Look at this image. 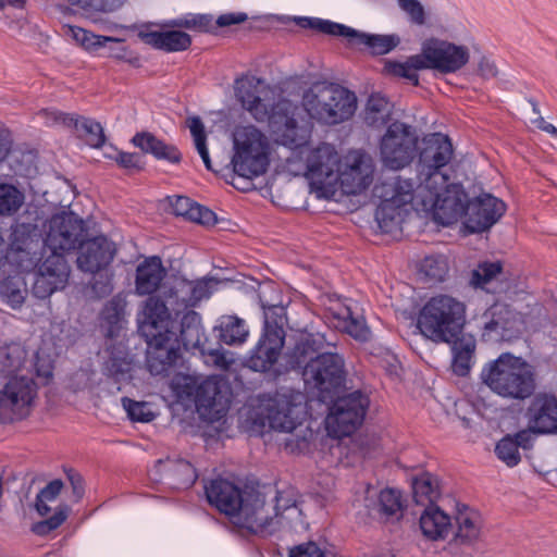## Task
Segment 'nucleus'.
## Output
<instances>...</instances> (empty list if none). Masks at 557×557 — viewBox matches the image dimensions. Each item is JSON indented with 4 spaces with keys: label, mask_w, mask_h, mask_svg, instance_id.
Masks as SVG:
<instances>
[{
    "label": "nucleus",
    "mask_w": 557,
    "mask_h": 557,
    "mask_svg": "<svg viewBox=\"0 0 557 557\" xmlns=\"http://www.w3.org/2000/svg\"><path fill=\"white\" fill-rule=\"evenodd\" d=\"M65 35L71 37L88 53L122 61L133 67H139L141 65L139 55L125 46L123 39L96 35L90 30L75 25H69Z\"/></svg>",
    "instance_id": "f3484780"
},
{
    "label": "nucleus",
    "mask_w": 557,
    "mask_h": 557,
    "mask_svg": "<svg viewBox=\"0 0 557 557\" xmlns=\"http://www.w3.org/2000/svg\"><path fill=\"white\" fill-rule=\"evenodd\" d=\"M457 531L454 536L456 544L471 545L481 534L482 518L478 510L467 505L458 506L456 513Z\"/></svg>",
    "instance_id": "f704fd0d"
},
{
    "label": "nucleus",
    "mask_w": 557,
    "mask_h": 557,
    "mask_svg": "<svg viewBox=\"0 0 557 557\" xmlns=\"http://www.w3.org/2000/svg\"><path fill=\"white\" fill-rule=\"evenodd\" d=\"M25 360V351L18 347L12 348L0 358V371L7 374L18 371Z\"/></svg>",
    "instance_id": "e2e57ef3"
},
{
    "label": "nucleus",
    "mask_w": 557,
    "mask_h": 557,
    "mask_svg": "<svg viewBox=\"0 0 557 557\" xmlns=\"http://www.w3.org/2000/svg\"><path fill=\"white\" fill-rule=\"evenodd\" d=\"M341 158L331 144L322 143L311 149L306 160V177L312 185L322 187L334 183L336 189Z\"/></svg>",
    "instance_id": "4be33fe9"
},
{
    "label": "nucleus",
    "mask_w": 557,
    "mask_h": 557,
    "mask_svg": "<svg viewBox=\"0 0 557 557\" xmlns=\"http://www.w3.org/2000/svg\"><path fill=\"white\" fill-rule=\"evenodd\" d=\"M417 196L421 199V210L431 213L443 226L456 223L467 211L468 195L460 183L447 181L419 186Z\"/></svg>",
    "instance_id": "1a4fd4ad"
},
{
    "label": "nucleus",
    "mask_w": 557,
    "mask_h": 557,
    "mask_svg": "<svg viewBox=\"0 0 557 557\" xmlns=\"http://www.w3.org/2000/svg\"><path fill=\"white\" fill-rule=\"evenodd\" d=\"M194 401L199 414L210 420L220 419L231 404L225 383L216 376L207 377L197 385Z\"/></svg>",
    "instance_id": "b1692460"
},
{
    "label": "nucleus",
    "mask_w": 557,
    "mask_h": 557,
    "mask_svg": "<svg viewBox=\"0 0 557 557\" xmlns=\"http://www.w3.org/2000/svg\"><path fill=\"white\" fill-rule=\"evenodd\" d=\"M302 379L307 386L318 391L321 401L331 400L345 383L344 358L326 348L306 368Z\"/></svg>",
    "instance_id": "f8f14e48"
},
{
    "label": "nucleus",
    "mask_w": 557,
    "mask_h": 557,
    "mask_svg": "<svg viewBox=\"0 0 557 557\" xmlns=\"http://www.w3.org/2000/svg\"><path fill=\"white\" fill-rule=\"evenodd\" d=\"M507 210L506 203L488 193L468 199L465 227L469 233H482L496 224Z\"/></svg>",
    "instance_id": "5701e85b"
},
{
    "label": "nucleus",
    "mask_w": 557,
    "mask_h": 557,
    "mask_svg": "<svg viewBox=\"0 0 557 557\" xmlns=\"http://www.w3.org/2000/svg\"><path fill=\"white\" fill-rule=\"evenodd\" d=\"M260 307L263 310L262 334L276 335L285 341L284 325L286 323V308L282 304H271L265 299V293L258 294Z\"/></svg>",
    "instance_id": "ea45409f"
},
{
    "label": "nucleus",
    "mask_w": 557,
    "mask_h": 557,
    "mask_svg": "<svg viewBox=\"0 0 557 557\" xmlns=\"http://www.w3.org/2000/svg\"><path fill=\"white\" fill-rule=\"evenodd\" d=\"M289 557H325V553L314 542H307L290 548Z\"/></svg>",
    "instance_id": "774afa93"
},
{
    "label": "nucleus",
    "mask_w": 557,
    "mask_h": 557,
    "mask_svg": "<svg viewBox=\"0 0 557 557\" xmlns=\"http://www.w3.org/2000/svg\"><path fill=\"white\" fill-rule=\"evenodd\" d=\"M421 52L428 69L441 73H456L462 69L470 59L469 50L447 40L429 38L421 45Z\"/></svg>",
    "instance_id": "6ab92c4d"
},
{
    "label": "nucleus",
    "mask_w": 557,
    "mask_h": 557,
    "mask_svg": "<svg viewBox=\"0 0 557 557\" xmlns=\"http://www.w3.org/2000/svg\"><path fill=\"white\" fill-rule=\"evenodd\" d=\"M126 301L121 296H114L106 302L101 315L100 326L108 341L107 351L109 358L104 369L109 376L116 382L129 376L132 370V358L128 348L123 341H119L125 324Z\"/></svg>",
    "instance_id": "0eeeda50"
},
{
    "label": "nucleus",
    "mask_w": 557,
    "mask_h": 557,
    "mask_svg": "<svg viewBox=\"0 0 557 557\" xmlns=\"http://www.w3.org/2000/svg\"><path fill=\"white\" fill-rule=\"evenodd\" d=\"M408 209L395 202L383 198L375 210V221L383 233H392L399 228Z\"/></svg>",
    "instance_id": "c03bdc74"
},
{
    "label": "nucleus",
    "mask_w": 557,
    "mask_h": 557,
    "mask_svg": "<svg viewBox=\"0 0 557 557\" xmlns=\"http://www.w3.org/2000/svg\"><path fill=\"white\" fill-rule=\"evenodd\" d=\"M234 172L252 180L265 173L270 163V146L267 136L253 125H244L233 133Z\"/></svg>",
    "instance_id": "6e6552de"
},
{
    "label": "nucleus",
    "mask_w": 557,
    "mask_h": 557,
    "mask_svg": "<svg viewBox=\"0 0 557 557\" xmlns=\"http://www.w3.org/2000/svg\"><path fill=\"white\" fill-rule=\"evenodd\" d=\"M440 482L436 475L422 472L412 480V497L416 504L422 506L435 505L440 497Z\"/></svg>",
    "instance_id": "37998d69"
},
{
    "label": "nucleus",
    "mask_w": 557,
    "mask_h": 557,
    "mask_svg": "<svg viewBox=\"0 0 557 557\" xmlns=\"http://www.w3.org/2000/svg\"><path fill=\"white\" fill-rule=\"evenodd\" d=\"M453 157L454 148L447 135L435 133L426 138L417 163L419 186L447 183L449 175L446 173V168Z\"/></svg>",
    "instance_id": "ddd939ff"
},
{
    "label": "nucleus",
    "mask_w": 557,
    "mask_h": 557,
    "mask_svg": "<svg viewBox=\"0 0 557 557\" xmlns=\"http://www.w3.org/2000/svg\"><path fill=\"white\" fill-rule=\"evenodd\" d=\"M41 114L52 123L73 127L77 132L82 126L83 119H85L84 116H79L77 114L64 113L57 110H42Z\"/></svg>",
    "instance_id": "0e129e2a"
},
{
    "label": "nucleus",
    "mask_w": 557,
    "mask_h": 557,
    "mask_svg": "<svg viewBox=\"0 0 557 557\" xmlns=\"http://www.w3.org/2000/svg\"><path fill=\"white\" fill-rule=\"evenodd\" d=\"M149 476L171 490H187L197 481L195 467L182 458L159 459L149 471Z\"/></svg>",
    "instance_id": "393cba45"
},
{
    "label": "nucleus",
    "mask_w": 557,
    "mask_h": 557,
    "mask_svg": "<svg viewBox=\"0 0 557 557\" xmlns=\"http://www.w3.org/2000/svg\"><path fill=\"white\" fill-rule=\"evenodd\" d=\"M263 81L242 75L234 81V95L242 108L257 122H267L276 144L293 151L305 148L311 138L312 126L300 116L297 104L280 99L270 108L262 99Z\"/></svg>",
    "instance_id": "f257e3e1"
},
{
    "label": "nucleus",
    "mask_w": 557,
    "mask_h": 557,
    "mask_svg": "<svg viewBox=\"0 0 557 557\" xmlns=\"http://www.w3.org/2000/svg\"><path fill=\"white\" fill-rule=\"evenodd\" d=\"M37 385L27 376H13L0 389V423L21 421L30 413Z\"/></svg>",
    "instance_id": "dca6fc26"
},
{
    "label": "nucleus",
    "mask_w": 557,
    "mask_h": 557,
    "mask_svg": "<svg viewBox=\"0 0 557 557\" xmlns=\"http://www.w3.org/2000/svg\"><path fill=\"white\" fill-rule=\"evenodd\" d=\"M389 115V102L380 95L372 94L366 106L364 121L369 126L376 127L383 125Z\"/></svg>",
    "instance_id": "09e8293b"
},
{
    "label": "nucleus",
    "mask_w": 557,
    "mask_h": 557,
    "mask_svg": "<svg viewBox=\"0 0 557 557\" xmlns=\"http://www.w3.org/2000/svg\"><path fill=\"white\" fill-rule=\"evenodd\" d=\"M164 313L163 300L149 297L138 319V331L147 343L146 368L152 375L168 374L180 358L176 325Z\"/></svg>",
    "instance_id": "20e7f679"
},
{
    "label": "nucleus",
    "mask_w": 557,
    "mask_h": 557,
    "mask_svg": "<svg viewBox=\"0 0 557 557\" xmlns=\"http://www.w3.org/2000/svg\"><path fill=\"white\" fill-rule=\"evenodd\" d=\"M77 133L91 148H101L106 143V135L102 125L92 119H83L82 126Z\"/></svg>",
    "instance_id": "6e6d98bb"
},
{
    "label": "nucleus",
    "mask_w": 557,
    "mask_h": 557,
    "mask_svg": "<svg viewBox=\"0 0 557 557\" xmlns=\"http://www.w3.org/2000/svg\"><path fill=\"white\" fill-rule=\"evenodd\" d=\"M495 455L509 468L518 466L521 461L519 447L510 434L505 435L497 442L495 446Z\"/></svg>",
    "instance_id": "5fc2aeb1"
},
{
    "label": "nucleus",
    "mask_w": 557,
    "mask_h": 557,
    "mask_svg": "<svg viewBox=\"0 0 557 557\" xmlns=\"http://www.w3.org/2000/svg\"><path fill=\"white\" fill-rule=\"evenodd\" d=\"M398 5L407 14L411 24L418 26L425 24V11L418 0H398Z\"/></svg>",
    "instance_id": "69168bd1"
},
{
    "label": "nucleus",
    "mask_w": 557,
    "mask_h": 557,
    "mask_svg": "<svg viewBox=\"0 0 557 557\" xmlns=\"http://www.w3.org/2000/svg\"><path fill=\"white\" fill-rule=\"evenodd\" d=\"M24 202V195L13 185L0 184V215L15 213Z\"/></svg>",
    "instance_id": "864d4df0"
},
{
    "label": "nucleus",
    "mask_w": 557,
    "mask_h": 557,
    "mask_svg": "<svg viewBox=\"0 0 557 557\" xmlns=\"http://www.w3.org/2000/svg\"><path fill=\"white\" fill-rule=\"evenodd\" d=\"M331 314L335 320V327L344 331L357 341L366 342L370 336V330L362 318L352 313L347 299L334 297V306L330 308Z\"/></svg>",
    "instance_id": "473e14b6"
},
{
    "label": "nucleus",
    "mask_w": 557,
    "mask_h": 557,
    "mask_svg": "<svg viewBox=\"0 0 557 557\" xmlns=\"http://www.w3.org/2000/svg\"><path fill=\"white\" fill-rule=\"evenodd\" d=\"M482 318L481 337L485 343L510 342L521 335V315L508 305L495 302Z\"/></svg>",
    "instance_id": "a211bd4d"
},
{
    "label": "nucleus",
    "mask_w": 557,
    "mask_h": 557,
    "mask_svg": "<svg viewBox=\"0 0 557 557\" xmlns=\"http://www.w3.org/2000/svg\"><path fill=\"white\" fill-rule=\"evenodd\" d=\"M188 127L194 139L195 148L207 170L212 171V162L207 146V134L205 125L199 116H191L188 119Z\"/></svg>",
    "instance_id": "3c124183"
},
{
    "label": "nucleus",
    "mask_w": 557,
    "mask_h": 557,
    "mask_svg": "<svg viewBox=\"0 0 557 557\" xmlns=\"http://www.w3.org/2000/svg\"><path fill=\"white\" fill-rule=\"evenodd\" d=\"M44 226L42 260L33 285V294L39 299H46L64 288L70 276L64 255L77 249L87 233L84 220L72 211L52 214Z\"/></svg>",
    "instance_id": "f03ea898"
},
{
    "label": "nucleus",
    "mask_w": 557,
    "mask_h": 557,
    "mask_svg": "<svg viewBox=\"0 0 557 557\" xmlns=\"http://www.w3.org/2000/svg\"><path fill=\"white\" fill-rule=\"evenodd\" d=\"M502 263L498 261L480 262L475 269L472 270L470 276V284L475 288H485L502 272Z\"/></svg>",
    "instance_id": "603ef678"
},
{
    "label": "nucleus",
    "mask_w": 557,
    "mask_h": 557,
    "mask_svg": "<svg viewBox=\"0 0 557 557\" xmlns=\"http://www.w3.org/2000/svg\"><path fill=\"white\" fill-rule=\"evenodd\" d=\"M138 37L146 45L165 52L185 51L191 45V37L181 30H157L144 25L138 30Z\"/></svg>",
    "instance_id": "2f4dec72"
},
{
    "label": "nucleus",
    "mask_w": 557,
    "mask_h": 557,
    "mask_svg": "<svg viewBox=\"0 0 557 557\" xmlns=\"http://www.w3.org/2000/svg\"><path fill=\"white\" fill-rule=\"evenodd\" d=\"M284 344L285 341L282 339V337H277L276 335L270 336L261 333L259 341L250 350L249 356L245 361L246 367L255 372L261 373H267L271 370L274 371L276 369L274 366L282 354Z\"/></svg>",
    "instance_id": "c756f323"
},
{
    "label": "nucleus",
    "mask_w": 557,
    "mask_h": 557,
    "mask_svg": "<svg viewBox=\"0 0 557 557\" xmlns=\"http://www.w3.org/2000/svg\"><path fill=\"white\" fill-rule=\"evenodd\" d=\"M383 198L395 200L396 203L407 208L409 203H413L417 209L421 210V199L418 198L419 183H414L410 178L396 177L389 183L383 185Z\"/></svg>",
    "instance_id": "58836bf2"
},
{
    "label": "nucleus",
    "mask_w": 557,
    "mask_h": 557,
    "mask_svg": "<svg viewBox=\"0 0 557 557\" xmlns=\"http://www.w3.org/2000/svg\"><path fill=\"white\" fill-rule=\"evenodd\" d=\"M219 339L228 346L242 345L249 335V330L244 319L237 315H223L219 319L218 325Z\"/></svg>",
    "instance_id": "79ce46f5"
},
{
    "label": "nucleus",
    "mask_w": 557,
    "mask_h": 557,
    "mask_svg": "<svg viewBox=\"0 0 557 557\" xmlns=\"http://www.w3.org/2000/svg\"><path fill=\"white\" fill-rule=\"evenodd\" d=\"M369 406L370 399L361 391L338 397L325 419L329 434L335 438L351 435L363 423Z\"/></svg>",
    "instance_id": "4468645a"
},
{
    "label": "nucleus",
    "mask_w": 557,
    "mask_h": 557,
    "mask_svg": "<svg viewBox=\"0 0 557 557\" xmlns=\"http://www.w3.org/2000/svg\"><path fill=\"white\" fill-rule=\"evenodd\" d=\"M403 509L401 495L395 488H384L379 494V512L385 517L398 516Z\"/></svg>",
    "instance_id": "4d7b16f0"
},
{
    "label": "nucleus",
    "mask_w": 557,
    "mask_h": 557,
    "mask_svg": "<svg viewBox=\"0 0 557 557\" xmlns=\"http://www.w3.org/2000/svg\"><path fill=\"white\" fill-rule=\"evenodd\" d=\"M400 44V37L396 34L377 35L356 30V36L350 39V46L364 48L373 55H383L394 50Z\"/></svg>",
    "instance_id": "4c0bfd02"
},
{
    "label": "nucleus",
    "mask_w": 557,
    "mask_h": 557,
    "mask_svg": "<svg viewBox=\"0 0 557 557\" xmlns=\"http://www.w3.org/2000/svg\"><path fill=\"white\" fill-rule=\"evenodd\" d=\"M131 141L143 152L150 153L158 160H164L170 163H178L181 161L182 154L175 146L168 145L149 132L136 133Z\"/></svg>",
    "instance_id": "c9c22d12"
},
{
    "label": "nucleus",
    "mask_w": 557,
    "mask_h": 557,
    "mask_svg": "<svg viewBox=\"0 0 557 557\" xmlns=\"http://www.w3.org/2000/svg\"><path fill=\"white\" fill-rule=\"evenodd\" d=\"M41 234L38 226L33 223H15L11 226L7 258L15 262L22 270H28L38 263H35L36 250L39 246Z\"/></svg>",
    "instance_id": "412c9836"
},
{
    "label": "nucleus",
    "mask_w": 557,
    "mask_h": 557,
    "mask_svg": "<svg viewBox=\"0 0 557 557\" xmlns=\"http://www.w3.org/2000/svg\"><path fill=\"white\" fill-rule=\"evenodd\" d=\"M166 275L162 260L158 256L145 258L137 265L135 277V289L139 296L151 295L158 290L161 282Z\"/></svg>",
    "instance_id": "72a5a7b5"
},
{
    "label": "nucleus",
    "mask_w": 557,
    "mask_h": 557,
    "mask_svg": "<svg viewBox=\"0 0 557 557\" xmlns=\"http://www.w3.org/2000/svg\"><path fill=\"white\" fill-rule=\"evenodd\" d=\"M451 369L458 376H466L472 367L476 343L472 335H461L451 341Z\"/></svg>",
    "instance_id": "a19ab883"
},
{
    "label": "nucleus",
    "mask_w": 557,
    "mask_h": 557,
    "mask_svg": "<svg viewBox=\"0 0 557 557\" xmlns=\"http://www.w3.org/2000/svg\"><path fill=\"white\" fill-rule=\"evenodd\" d=\"M308 113L326 125H337L348 121L356 112L355 92L334 83L315 87V91L305 97Z\"/></svg>",
    "instance_id": "9d476101"
},
{
    "label": "nucleus",
    "mask_w": 557,
    "mask_h": 557,
    "mask_svg": "<svg viewBox=\"0 0 557 557\" xmlns=\"http://www.w3.org/2000/svg\"><path fill=\"white\" fill-rule=\"evenodd\" d=\"M420 529L430 540H443L451 528L450 517L436 505L426 506L420 517Z\"/></svg>",
    "instance_id": "e433bc0d"
},
{
    "label": "nucleus",
    "mask_w": 557,
    "mask_h": 557,
    "mask_svg": "<svg viewBox=\"0 0 557 557\" xmlns=\"http://www.w3.org/2000/svg\"><path fill=\"white\" fill-rule=\"evenodd\" d=\"M63 487V482L59 479L52 480L49 482L37 495L36 498V509L41 515L45 516L50 511V508L46 504L47 502L54 500L58 495L61 493Z\"/></svg>",
    "instance_id": "680f3d73"
},
{
    "label": "nucleus",
    "mask_w": 557,
    "mask_h": 557,
    "mask_svg": "<svg viewBox=\"0 0 557 557\" xmlns=\"http://www.w3.org/2000/svg\"><path fill=\"white\" fill-rule=\"evenodd\" d=\"M528 425L537 434L557 431V398L553 394L539 393L530 401L525 414Z\"/></svg>",
    "instance_id": "cd10ccee"
},
{
    "label": "nucleus",
    "mask_w": 557,
    "mask_h": 557,
    "mask_svg": "<svg viewBox=\"0 0 557 557\" xmlns=\"http://www.w3.org/2000/svg\"><path fill=\"white\" fill-rule=\"evenodd\" d=\"M419 272L426 282L442 283L449 272L448 259L444 255H430L424 257Z\"/></svg>",
    "instance_id": "de8ad7c7"
},
{
    "label": "nucleus",
    "mask_w": 557,
    "mask_h": 557,
    "mask_svg": "<svg viewBox=\"0 0 557 557\" xmlns=\"http://www.w3.org/2000/svg\"><path fill=\"white\" fill-rule=\"evenodd\" d=\"M373 166L370 158L363 151H352L347 156L345 171H338L337 184L346 194L358 195L372 183Z\"/></svg>",
    "instance_id": "a878e982"
},
{
    "label": "nucleus",
    "mask_w": 557,
    "mask_h": 557,
    "mask_svg": "<svg viewBox=\"0 0 557 557\" xmlns=\"http://www.w3.org/2000/svg\"><path fill=\"white\" fill-rule=\"evenodd\" d=\"M164 302V315L175 324V336L180 349L183 347L185 350L198 349L202 345V338L205 336L203 327L201 325V317L196 311H187L183 314L181 321L177 318L172 317L169 311L168 305Z\"/></svg>",
    "instance_id": "7c9ffc66"
},
{
    "label": "nucleus",
    "mask_w": 557,
    "mask_h": 557,
    "mask_svg": "<svg viewBox=\"0 0 557 557\" xmlns=\"http://www.w3.org/2000/svg\"><path fill=\"white\" fill-rule=\"evenodd\" d=\"M77 267L87 273H97L108 267L116 252L113 242L104 235L96 236L91 239L82 240L77 246Z\"/></svg>",
    "instance_id": "bb28decb"
},
{
    "label": "nucleus",
    "mask_w": 557,
    "mask_h": 557,
    "mask_svg": "<svg viewBox=\"0 0 557 557\" xmlns=\"http://www.w3.org/2000/svg\"><path fill=\"white\" fill-rule=\"evenodd\" d=\"M335 346L326 341L325 335L321 333H301L296 337L293 347L288 348L284 356V369L274 370V379L277 380L282 374L297 370L301 374L306 368L322 352Z\"/></svg>",
    "instance_id": "aec40b11"
},
{
    "label": "nucleus",
    "mask_w": 557,
    "mask_h": 557,
    "mask_svg": "<svg viewBox=\"0 0 557 557\" xmlns=\"http://www.w3.org/2000/svg\"><path fill=\"white\" fill-rule=\"evenodd\" d=\"M269 426L277 432L292 433L302 423L307 411L304 394L292 387H281L262 396Z\"/></svg>",
    "instance_id": "9b49d317"
},
{
    "label": "nucleus",
    "mask_w": 557,
    "mask_h": 557,
    "mask_svg": "<svg viewBox=\"0 0 557 557\" xmlns=\"http://www.w3.org/2000/svg\"><path fill=\"white\" fill-rule=\"evenodd\" d=\"M480 380L495 395L509 400H524L536 389L535 368L510 352H503L486 362Z\"/></svg>",
    "instance_id": "39448f33"
},
{
    "label": "nucleus",
    "mask_w": 557,
    "mask_h": 557,
    "mask_svg": "<svg viewBox=\"0 0 557 557\" xmlns=\"http://www.w3.org/2000/svg\"><path fill=\"white\" fill-rule=\"evenodd\" d=\"M388 73L410 81L414 86L419 84V70H428L422 52L409 57L405 62H388L386 64Z\"/></svg>",
    "instance_id": "49530a36"
},
{
    "label": "nucleus",
    "mask_w": 557,
    "mask_h": 557,
    "mask_svg": "<svg viewBox=\"0 0 557 557\" xmlns=\"http://www.w3.org/2000/svg\"><path fill=\"white\" fill-rule=\"evenodd\" d=\"M113 150V154H109L108 152L103 153V157L106 159H110L116 162V164L128 171H139L144 168L141 156L137 152H125L122 150H119L115 147H111Z\"/></svg>",
    "instance_id": "bf43d9fd"
},
{
    "label": "nucleus",
    "mask_w": 557,
    "mask_h": 557,
    "mask_svg": "<svg viewBox=\"0 0 557 557\" xmlns=\"http://www.w3.org/2000/svg\"><path fill=\"white\" fill-rule=\"evenodd\" d=\"M196 381L188 375H178L172 381V389L180 398H194L196 397Z\"/></svg>",
    "instance_id": "338daca9"
},
{
    "label": "nucleus",
    "mask_w": 557,
    "mask_h": 557,
    "mask_svg": "<svg viewBox=\"0 0 557 557\" xmlns=\"http://www.w3.org/2000/svg\"><path fill=\"white\" fill-rule=\"evenodd\" d=\"M67 515L69 507L66 505L60 506L50 518L34 523L32 531L37 535H47L58 529L65 521Z\"/></svg>",
    "instance_id": "052dcab7"
},
{
    "label": "nucleus",
    "mask_w": 557,
    "mask_h": 557,
    "mask_svg": "<svg viewBox=\"0 0 557 557\" xmlns=\"http://www.w3.org/2000/svg\"><path fill=\"white\" fill-rule=\"evenodd\" d=\"M299 24L301 27L311 28L325 35L344 37L347 39L348 45H350V39H354L356 36L357 30L347 25L319 17H301L299 18Z\"/></svg>",
    "instance_id": "a18cd8bd"
},
{
    "label": "nucleus",
    "mask_w": 557,
    "mask_h": 557,
    "mask_svg": "<svg viewBox=\"0 0 557 557\" xmlns=\"http://www.w3.org/2000/svg\"><path fill=\"white\" fill-rule=\"evenodd\" d=\"M205 494L211 506L251 533L272 535L282 523V513L275 509L271 516L264 496L256 488L240 490L228 480L215 478L205 484Z\"/></svg>",
    "instance_id": "7ed1b4c3"
},
{
    "label": "nucleus",
    "mask_w": 557,
    "mask_h": 557,
    "mask_svg": "<svg viewBox=\"0 0 557 557\" xmlns=\"http://www.w3.org/2000/svg\"><path fill=\"white\" fill-rule=\"evenodd\" d=\"M216 284L218 282L212 278L176 281L169 290L166 305L176 306L175 310L177 312L181 308L194 307L198 301L209 298L213 293V286Z\"/></svg>",
    "instance_id": "c85d7f7f"
},
{
    "label": "nucleus",
    "mask_w": 557,
    "mask_h": 557,
    "mask_svg": "<svg viewBox=\"0 0 557 557\" xmlns=\"http://www.w3.org/2000/svg\"><path fill=\"white\" fill-rule=\"evenodd\" d=\"M418 136L411 125L395 121L391 123L380 141L383 165L389 170L408 166L417 152Z\"/></svg>",
    "instance_id": "2eb2a0df"
},
{
    "label": "nucleus",
    "mask_w": 557,
    "mask_h": 557,
    "mask_svg": "<svg viewBox=\"0 0 557 557\" xmlns=\"http://www.w3.org/2000/svg\"><path fill=\"white\" fill-rule=\"evenodd\" d=\"M168 25L202 33L214 30L213 17L210 14L187 13L171 20Z\"/></svg>",
    "instance_id": "8fccbe9b"
},
{
    "label": "nucleus",
    "mask_w": 557,
    "mask_h": 557,
    "mask_svg": "<svg viewBox=\"0 0 557 557\" xmlns=\"http://www.w3.org/2000/svg\"><path fill=\"white\" fill-rule=\"evenodd\" d=\"M121 401L127 417L132 421L147 423L154 419V413L151 411L148 403L136 401L128 397H123Z\"/></svg>",
    "instance_id": "13d9d810"
},
{
    "label": "nucleus",
    "mask_w": 557,
    "mask_h": 557,
    "mask_svg": "<svg viewBox=\"0 0 557 557\" xmlns=\"http://www.w3.org/2000/svg\"><path fill=\"white\" fill-rule=\"evenodd\" d=\"M467 319L466 305L449 295L431 297L420 309L417 327L434 343H450L462 334Z\"/></svg>",
    "instance_id": "423d86ee"
}]
</instances>
